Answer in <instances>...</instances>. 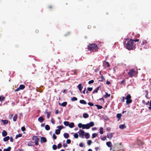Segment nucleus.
<instances>
[{
  "label": "nucleus",
  "instance_id": "nucleus-1",
  "mask_svg": "<svg viewBox=\"0 0 151 151\" xmlns=\"http://www.w3.org/2000/svg\"><path fill=\"white\" fill-rule=\"evenodd\" d=\"M98 47L95 44H90L88 45V49L91 52H95L98 51Z\"/></svg>",
  "mask_w": 151,
  "mask_h": 151
},
{
  "label": "nucleus",
  "instance_id": "nucleus-2",
  "mask_svg": "<svg viewBox=\"0 0 151 151\" xmlns=\"http://www.w3.org/2000/svg\"><path fill=\"white\" fill-rule=\"evenodd\" d=\"M126 40H129L126 44V48L128 50H131L132 49V40L131 39L129 40V39H127Z\"/></svg>",
  "mask_w": 151,
  "mask_h": 151
},
{
  "label": "nucleus",
  "instance_id": "nucleus-3",
  "mask_svg": "<svg viewBox=\"0 0 151 151\" xmlns=\"http://www.w3.org/2000/svg\"><path fill=\"white\" fill-rule=\"evenodd\" d=\"M94 125V124L93 122H90L89 123H88L86 124H83V129H88L90 128V127H93Z\"/></svg>",
  "mask_w": 151,
  "mask_h": 151
},
{
  "label": "nucleus",
  "instance_id": "nucleus-4",
  "mask_svg": "<svg viewBox=\"0 0 151 151\" xmlns=\"http://www.w3.org/2000/svg\"><path fill=\"white\" fill-rule=\"evenodd\" d=\"M94 125V124L93 122H90L89 123H88L86 124H83V129H88L90 128V127H93Z\"/></svg>",
  "mask_w": 151,
  "mask_h": 151
},
{
  "label": "nucleus",
  "instance_id": "nucleus-5",
  "mask_svg": "<svg viewBox=\"0 0 151 151\" xmlns=\"http://www.w3.org/2000/svg\"><path fill=\"white\" fill-rule=\"evenodd\" d=\"M57 128H58V129L55 130V133L56 134H59L60 133V130L62 128H63V126H59L57 127Z\"/></svg>",
  "mask_w": 151,
  "mask_h": 151
},
{
  "label": "nucleus",
  "instance_id": "nucleus-6",
  "mask_svg": "<svg viewBox=\"0 0 151 151\" xmlns=\"http://www.w3.org/2000/svg\"><path fill=\"white\" fill-rule=\"evenodd\" d=\"M78 133L79 134V137H80L82 138H84L85 132L83 130H80Z\"/></svg>",
  "mask_w": 151,
  "mask_h": 151
},
{
  "label": "nucleus",
  "instance_id": "nucleus-7",
  "mask_svg": "<svg viewBox=\"0 0 151 151\" xmlns=\"http://www.w3.org/2000/svg\"><path fill=\"white\" fill-rule=\"evenodd\" d=\"M33 140H35V144L36 145H38V141L39 140V139L38 138L37 136H34L32 138Z\"/></svg>",
  "mask_w": 151,
  "mask_h": 151
},
{
  "label": "nucleus",
  "instance_id": "nucleus-8",
  "mask_svg": "<svg viewBox=\"0 0 151 151\" xmlns=\"http://www.w3.org/2000/svg\"><path fill=\"white\" fill-rule=\"evenodd\" d=\"M47 110L46 109L45 111L44 112V114H47V119H49L50 117V116L51 114V112H47Z\"/></svg>",
  "mask_w": 151,
  "mask_h": 151
},
{
  "label": "nucleus",
  "instance_id": "nucleus-9",
  "mask_svg": "<svg viewBox=\"0 0 151 151\" xmlns=\"http://www.w3.org/2000/svg\"><path fill=\"white\" fill-rule=\"evenodd\" d=\"M106 145L107 146L110 148V149H111L112 143L111 142H108L106 143Z\"/></svg>",
  "mask_w": 151,
  "mask_h": 151
},
{
  "label": "nucleus",
  "instance_id": "nucleus-10",
  "mask_svg": "<svg viewBox=\"0 0 151 151\" xmlns=\"http://www.w3.org/2000/svg\"><path fill=\"white\" fill-rule=\"evenodd\" d=\"M38 121L41 123H42L44 121V119L42 116H40L38 118Z\"/></svg>",
  "mask_w": 151,
  "mask_h": 151
},
{
  "label": "nucleus",
  "instance_id": "nucleus-11",
  "mask_svg": "<svg viewBox=\"0 0 151 151\" xmlns=\"http://www.w3.org/2000/svg\"><path fill=\"white\" fill-rule=\"evenodd\" d=\"M78 87L79 89V90L80 91H81L82 90L83 88V86H82V84L81 83L79 84Z\"/></svg>",
  "mask_w": 151,
  "mask_h": 151
},
{
  "label": "nucleus",
  "instance_id": "nucleus-12",
  "mask_svg": "<svg viewBox=\"0 0 151 151\" xmlns=\"http://www.w3.org/2000/svg\"><path fill=\"white\" fill-rule=\"evenodd\" d=\"M41 142H47L46 139L44 137H42L41 138Z\"/></svg>",
  "mask_w": 151,
  "mask_h": 151
},
{
  "label": "nucleus",
  "instance_id": "nucleus-13",
  "mask_svg": "<svg viewBox=\"0 0 151 151\" xmlns=\"http://www.w3.org/2000/svg\"><path fill=\"white\" fill-rule=\"evenodd\" d=\"M84 136H85V137L88 139L89 138L90 135L88 133H85L84 134Z\"/></svg>",
  "mask_w": 151,
  "mask_h": 151
},
{
  "label": "nucleus",
  "instance_id": "nucleus-14",
  "mask_svg": "<svg viewBox=\"0 0 151 151\" xmlns=\"http://www.w3.org/2000/svg\"><path fill=\"white\" fill-rule=\"evenodd\" d=\"M63 136L66 139H67L69 137V134L68 133H64Z\"/></svg>",
  "mask_w": 151,
  "mask_h": 151
},
{
  "label": "nucleus",
  "instance_id": "nucleus-15",
  "mask_svg": "<svg viewBox=\"0 0 151 151\" xmlns=\"http://www.w3.org/2000/svg\"><path fill=\"white\" fill-rule=\"evenodd\" d=\"M79 102L81 104H87L86 102L84 100H81Z\"/></svg>",
  "mask_w": 151,
  "mask_h": 151
},
{
  "label": "nucleus",
  "instance_id": "nucleus-16",
  "mask_svg": "<svg viewBox=\"0 0 151 151\" xmlns=\"http://www.w3.org/2000/svg\"><path fill=\"white\" fill-rule=\"evenodd\" d=\"M122 114H118L116 115V117L118 118V119L117 121H118L119 119H120L121 116H122Z\"/></svg>",
  "mask_w": 151,
  "mask_h": 151
},
{
  "label": "nucleus",
  "instance_id": "nucleus-17",
  "mask_svg": "<svg viewBox=\"0 0 151 151\" xmlns=\"http://www.w3.org/2000/svg\"><path fill=\"white\" fill-rule=\"evenodd\" d=\"M7 134V132L5 130H4L2 132V135L3 137H5L6 136Z\"/></svg>",
  "mask_w": 151,
  "mask_h": 151
},
{
  "label": "nucleus",
  "instance_id": "nucleus-18",
  "mask_svg": "<svg viewBox=\"0 0 151 151\" xmlns=\"http://www.w3.org/2000/svg\"><path fill=\"white\" fill-rule=\"evenodd\" d=\"M126 128V127L124 124H121L119 126V128L121 129H123Z\"/></svg>",
  "mask_w": 151,
  "mask_h": 151
},
{
  "label": "nucleus",
  "instance_id": "nucleus-19",
  "mask_svg": "<svg viewBox=\"0 0 151 151\" xmlns=\"http://www.w3.org/2000/svg\"><path fill=\"white\" fill-rule=\"evenodd\" d=\"M113 134L111 133H110L107 135V137L109 139H111L112 137Z\"/></svg>",
  "mask_w": 151,
  "mask_h": 151
},
{
  "label": "nucleus",
  "instance_id": "nucleus-20",
  "mask_svg": "<svg viewBox=\"0 0 151 151\" xmlns=\"http://www.w3.org/2000/svg\"><path fill=\"white\" fill-rule=\"evenodd\" d=\"M10 139V137L9 136H7L5 137L3 139V141L4 142H6L8 140Z\"/></svg>",
  "mask_w": 151,
  "mask_h": 151
},
{
  "label": "nucleus",
  "instance_id": "nucleus-21",
  "mask_svg": "<svg viewBox=\"0 0 151 151\" xmlns=\"http://www.w3.org/2000/svg\"><path fill=\"white\" fill-rule=\"evenodd\" d=\"M88 114L86 113H85L83 114V117L85 118H88Z\"/></svg>",
  "mask_w": 151,
  "mask_h": 151
},
{
  "label": "nucleus",
  "instance_id": "nucleus-22",
  "mask_svg": "<svg viewBox=\"0 0 151 151\" xmlns=\"http://www.w3.org/2000/svg\"><path fill=\"white\" fill-rule=\"evenodd\" d=\"M100 87V86L97 87L96 89L94 90L93 91V93H97L98 92V91L99 89V88Z\"/></svg>",
  "mask_w": 151,
  "mask_h": 151
},
{
  "label": "nucleus",
  "instance_id": "nucleus-23",
  "mask_svg": "<svg viewBox=\"0 0 151 151\" xmlns=\"http://www.w3.org/2000/svg\"><path fill=\"white\" fill-rule=\"evenodd\" d=\"M25 87V86L24 85H20L19 86V89L20 90H23Z\"/></svg>",
  "mask_w": 151,
  "mask_h": 151
},
{
  "label": "nucleus",
  "instance_id": "nucleus-24",
  "mask_svg": "<svg viewBox=\"0 0 151 151\" xmlns=\"http://www.w3.org/2000/svg\"><path fill=\"white\" fill-rule=\"evenodd\" d=\"M18 115L17 114H16L13 118V120L14 122H15L16 121L17 119V118Z\"/></svg>",
  "mask_w": 151,
  "mask_h": 151
},
{
  "label": "nucleus",
  "instance_id": "nucleus-25",
  "mask_svg": "<svg viewBox=\"0 0 151 151\" xmlns=\"http://www.w3.org/2000/svg\"><path fill=\"white\" fill-rule=\"evenodd\" d=\"M95 106L97 107L98 109H101L103 108L102 106H100L98 104H95Z\"/></svg>",
  "mask_w": 151,
  "mask_h": 151
},
{
  "label": "nucleus",
  "instance_id": "nucleus-26",
  "mask_svg": "<svg viewBox=\"0 0 151 151\" xmlns=\"http://www.w3.org/2000/svg\"><path fill=\"white\" fill-rule=\"evenodd\" d=\"M34 142L32 141H30L28 143V145L29 146H31L33 145Z\"/></svg>",
  "mask_w": 151,
  "mask_h": 151
},
{
  "label": "nucleus",
  "instance_id": "nucleus-27",
  "mask_svg": "<svg viewBox=\"0 0 151 151\" xmlns=\"http://www.w3.org/2000/svg\"><path fill=\"white\" fill-rule=\"evenodd\" d=\"M74 123L73 122L71 123L70 124H69V125H68L69 127L72 128L74 127Z\"/></svg>",
  "mask_w": 151,
  "mask_h": 151
},
{
  "label": "nucleus",
  "instance_id": "nucleus-28",
  "mask_svg": "<svg viewBox=\"0 0 151 151\" xmlns=\"http://www.w3.org/2000/svg\"><path fill=\"white\" fill-rule=\"evenodd\" d=\"M99 130H100V133L101 134H103V128L102 127H101L99 128Z\"/></svg>",
  "mask_w": 151,
  "mask_h": 151
},
{
  "label": "nucleus",
  "instance_id": "nucleus-29",
  "mask_svg": "<svg viewBox=\"0 0 151 151\" xmlns=\"http://www.w3.org/2000/svg\"><path fill=\"white\" fill-rule=\"evenodd\" d=\"M45 129L47 130H49L50 129V127L48 125H46L45 127Z\"/></svg>",
  "mask_w": 151,
  "mask_h": 151
},
{
  "label": "nucleus",
  "instance_id": "nucleus-30",
  "mask_svg": "<svg viewBox=\"0 0 151 151\" xmlns=\"http://www.w3.org/2000/svg\"><path fill=\"white\" fill-rule=\"evenodd\" d=\"M1 121L4 124H7L8 122V121L7 120H2Z\"/></svg>",
  "mask_w": 151,
  "mask_h": 151
},
{
  "label": "nucleus",
  "instance_id": "nucleus-31",
  "mask_svg": "<svg viewBox=\"0 0 151 151\" xmlns=\"http://www.w3.org/2000/svg\"><path fill=\"white\" fill-rule=\"evenodd\" d=\"M131 98V97L130 94H128L127 95L126 98H125V99H130Z\"/></svg>",
  "mask_w": 151,
  "mask_h": 151
},
{
  "label": "nucleus",
  "instance_id": "nucleus-32",
  "mask_svg": "<svg viewBox=\"0 0 151 151\" xmlns=\"http://www.w3.org/2000/svg\"><path fill=\"white\" fill-rule=\"evenodd\" d=\"M67 104V102H64L62 103L61 105L63 107L65 106Z\"/></svg>",
  "mask_w": 151,
  "mask_h": 151
},
{
  "label": "nucleus",
  "instance_id": "nucleus-33",
  "mask_svg": "<svg viewBox=\"0 0 151 151\" xmlns=\"http://www.w3.org/2000/svg\"><path fill=\"white\" fill-rule=\"evenodd\" d=\"M11 150V147H8L7 149H4L3 150V151H10Z\"/></svg>",
  "mask_w": 151,
  "mask_h": 151
},
{
  "label": "nucleus",
  "instance_id": "nucleus-34",
  "mask_svg": "<svg viewBox=\"0 0 151 151\" xmlns=\"http://www.w3.org/2000/svg\"><path fill=\"white\" fill-rule=\"evenodd\" d=\"M98 136V134H97L96 133H94L92 134V138H94L95 137H96L97 136Z\"/></svg>",
  "mask_w": 151,
  "mask_h": 151
},
{
  "label": "nucleus",
  "instance_id": "nucleus-35",
  "mask_svg": "<svg viewBox=\"0 0 151 151\" xmlns=\"http://www.w3.org/2000/svg\"><path fill=\"white\" fill-rule=\"evenodd\" d=\"M110 94H109L107 92H106L105 93V94L104 95V96L105 98H106L107 97H110Z\"/></svg>",
  "mask_w": 151,
  "mask_h": 151
},
{
  "label": "nucleus",
  "instance_id": "nucleus-36",
  "mask_svg": "<svg viewBox=\"0 0 151 151\" xmlns=\"http://www.w3.org/2000/svg\"><path fill=\"white\" fill-rule=\"evenodd\" d=\"M64 124L65 126H67L69 125V122L68 121H65L64 122Z\"/></svg>",
  "mask_w": 151,
  "mask_h": 151
},
{
  "label": "nucleus",
  "instance_id": "nucleus-37",
  "mask_svg": "<svg viewBox=\"0 0 151 151\" xmlns=\"http://www.w3.org/2000/svg\"><path fill=\"white\" fill-rule=\"evenodd\" d=\"M132 101V100L131 99H127L126 103L127 104H129L131 103Z\"/></svg>",
  "mask_w": 151,
  "mask_h": 151
},
{
  "label": "nucleus",
  "instance_id": "nucleus-38",
  "mask_svg": "<svg viewBox=\"0 0 151 151\" xmlns=\"http://www.w3.org/2000/svg\"><path fill=\"white\" fill-rule=\"evenodd\" d=\"M139 41V39H135V40L133 39V46H134V42H137Z\"/></svg>",
  "mask_w": 151,
  "mask_h": 151
},
{
  "label": "nucleus",
  "instance_id": "nucleus-39",
  "mask_svg": "<svg viewBox=\"0 0 151 151\" xmlns=\"http://www.w3.org/2000/svg\"><path fill=\"white\" fill-rule=\"evenodd\" d=\"M78 99L77 98L75 97H73L72 98H71V100L72 101H77V100Z\"/></svg>",
  "mask_w": 151,
  "mask_h": 151
},
{
  "label": "nucleus",
  "instance_id": "nucleus-40",
  "mask_svg": "<svg viewBox=\"0 0 151 151\" xmlns=\"http://www.w3.org/2000/svg\"><path fill=\"white\" fill-rule=\"evenodd\" d=\"M83 124L81 123H79L78 124V126L80 128H83Z\"/></svg>",
  "mask_w": 151,
  "mask_h": 151
},
{
  "label": "nucleus",
  "instance_id": "nucleus-41",
  "mask_svg": "<svg viewBox=\"0 0 151 151\" xmlns=\"http://www.w3.org/2000/svg\"><path fill=\"white\" fill-rule=\"evenodd\" d=\"M128 74L130 77L132 76V69L130 70V72L128 73Z\"/></svg>",
  "mask_w": 151,
  "mask_h": 151
},
{
  "label": "nucleus",
  "instance_id": "nucleus-42",
  "mask_svg": "<svg viewBox=\"0 0 151 151\" xmlns=\"http://www.w3.org/2000/svg\"><path fill=\"white\" fill-rule=\"evenodd\" d=\"M137 74V71H135L133 69V76L134 75H136Z\"/></svg>",
  "mask_w": 151,
  "mask_h": 151
},
{
  "label": "nucleus",
  "instance_id": "nucleus-43",
  "mask_svg": "<svg viewBox=\"0 0 151 151\" xmlns=\"http://www.w3.org/2000/svg\"><path fill=\"white\" fill-rule=\"evenodd\" d=\"M74 137L76 138H78V134L77 133H75L74 134Z\"/></svg>",
  "mask_w": 151,
  "mask_h": 151
},
{
  "label": "nucleus",
  "instance_id": "nucleus-44",
  "mask_svg": "<svg viewBox=\"0 0 151 151\" xmlns=\"http://www.w3.org/2000/svg\"><path fill=\"white\" fill-rule=\"evenodd\" d=\"M22 134H17L15 137V138L17 139L18 137H20L22 136Z\"/></svg>",
  "mask_w": 151,
  "mask_h": 151
},
{
  "label": "nucleus",
  "instance_id": "nucleus-45",
  "mask_svg": "<svg viewBox=\"0 0 151 151\" xmlns=\"http://www.w3.org/2000/svg\"><path fill=\"white\" fill-rule=\"evenodd\" d=\"M92 143V141L89 140H88L87 142V144L88 145H90Z\"/></svg>",
  "mask_w": 151,
  "mask_h": 151
},
{
  "label": "nucleus",
  "instance_id": "nucleus-46",
  "mask_svg": "<svg viewBox=\"0 0 151 151\" xmlns=\"http://www.w3.org/2000/svg\"><path fill=\"white\" fill-rule=\"evenodd\" d=\"M52 147L53 150H55L57 148V146L56 145H54L52 146Z\"/></svg>",
  "mask_w": 151,
  "mask_h": 151
},
{
  "label": "nucleus",
  "instance_id": "nucleus-47",
  "mask_svg": "<svg viewBox=\"0 0 151 151\" xmlns=\"http://www.w3.org/2000/svg\"><path fill=\"white\" fill-rule=\"evenodd\" d=\"M106 137L105 136H103L101 138V139L103 140H105L106 139Z\"/></svg>",
  "mask_w": 151,
  "mask_h": 151
},
{
  "label": "nucleus",
  "instance_id": "nucleus-48",
  "mask_svg": "<svg viewBox=\"0 0 151 151\" xmlns=\"http://www.w3.org/2000/svg\"><path fill=\"white\" fill-rule=\"evenodd\" d=\"M66 143L67 144H69L71 143V140L70 139H67L66 140Z\"/></svg>",
  "mask_w": 151,
  "mask_h": 151
},
{
  "label": "nucleus",
  "instance_id": "nucleus-49",
  "mask_svg": "<svg viewBox=\"0 0 151 151\" xmlns=\"http://www.w3.org/2000/svg\"><path fill=\"white\" fill-rule=\"evenodd\" d=\"M125 79H124L122 80L121 82V84H124L125 83Z\"/></svg>",
  "mask_w": 151,
  "mask_h": 151
},
{
  "label": "nucleus",
  "instance_id": "nucleus-50",
  "mask_svg": "<svg viewBox=\"0 0 151 151\" xmlns=\"http://www.w3.org/2000/svg\"><path fill=\"white\" fill-rule=\"evenodd\" d=\"M104 62L106 63V64L107 65V67H110V65L108 62H106L105 61H104Z\"/></svg>",
  "mask_w": 151,
  "mask_h": 151
},
{
  "label": "nucleus",
  "instance_id": "nucleus-51",
  "mask_svg": "<svg viewBox=\"0 0 151 151\" xmlns=\"http://www.w3.org/2000/svg\"><path fill=\"white\" fill-rule=\"evenodd\" d=\"M87 90L88 91H91L92 90L93 88L92 87H88L87 88Z\"/></svg>",
  "mask_w": 151,
  "mask_h": 151
},
{
  "label": "nucleus",
  "instance_id": "nucleus-52",
  "mask_svg": "<svg viewBox=\"0 0 151 151\" xmlns=\"http://www.w3.org/2000/svg\"><path fill=\"white\" fill-rule=\"evenodd\" d=\"M94 81L93 80H91L88 82V83L89 84H91V83H93L94 82Z\"/></svg>",
  "mask_w": 151,
  "mask_h": 151
},
{
  "label": "nucleus",
  "instance_id": "nucleus-53",
  "mask_svg": "<svg viewBox=\"0 0 151 151\" xmlns=\"http://www.w3.org/2000/svg\"><path fill=\"white\" fill-rule=\"evenodd\" d=\"M88 104L90 106H93V104L91 102H89L88 103Z\"/></svg>",
  "mask_w": 151,
  "mask_h": 151
},
{
  "label": "nucleus",
  "instance_id": "nucleus-54",
  "mask_svg": "<svg viewBox=\"0 0 151 151\" xmlns=\"http://www.w3.org/2000/svg\"><path fill=\"white\" fill-rule=\"evenodd\" d=\"M62 147V145L61 144L59 143L58 144V149Z\"/></svg>",
  "mask_w": 151,
  "mask_h": 151
},
{
  "label": "nucleus",
  "instance_id": "nucleus-55",
  "mask_svg": "<svg viewBox=\"0 0 151 151\" xmlns=\"http://www.w3.org/2000/svg\"><path fill=\"white\" fill-rule=\"evenodd\" d=\"M52 137H53V138L54 139H55L57 138V137L55 135V134H53V135H52Z\"/></svg>",
  "mask_w": 151,
  "mask_h": 151
},
{
  "label": "nucleus",
  "instance_id": "nucleus-56",
  "mask_svg": "<svg viewBox=\"0 0 151 151\" xmlns=\"http://www.w3.org/2000/svg\"><path fill=\"white\" fill-rule=\"evenodd\" d=\"M21 130L22 131H24L26 130V128L25 127H22L21 128Z\"/></svg>",
  "mask_w": 151,
  "mask_h": 151
},
{
  "label": "nucleus",
  "instance_id": "nucleus-57",
  "mask_svg": "<svg viewBox=\"0 0 151 151\" xmlns=\"http://www.w3.org/2000/svg\"><path fill=\"white\" fill-rule=\"evenodd\" d=\"M67 146H68V145L66 143H63V146L64 147H67Z\"/></svg>",
  "mask_w": 151,
  "mask_h": 151
},
{
  "label": "nucleus",
  "instance_id": "nucleus-58",
  "mask_svg": "<svg viewBox=\"0 0 151 151\" xmlns=\"http://www.w3.org/2000/svg\"><path fill=\"white\" fill-rule=\"evenodd\" d=\"M95 150H96V151H97L98 150H100V148H99V147H96L95 148Z\"/></svg>",
  "mask_w": 151,
  "mask_h": 151
},
{
  "label": "nucleus",
  "instance_id": "nucleus-59",
  "mask_svg": "<svg viewBox=\"0 0 151 151\" xmlns=\"http://www.w3.org/2000/svg\"><path fill=\"white\" fill-rule=\"evenodd\" d=\"M150 106L148 107V108L150 110H151V100L150 101Z\"/></svg>",
  "mask_w": 151,
  "mask_h": 151
},
{
  "label": "nucleus",
  "instance_id": "nucleus-60",
  "mask_svg": "<svg viewBox=\"0 0 151 151\" xmlns=\"http://www.w3.org/2000/svg\"><path fill=\"white\" fill-rule=\"evenodd\" d=\"M101 78L102 80H103L104 81L105 80V79L104 78V77L102 75L101 76Z\"/></svg>",
  "mask_w": 151,
  "mask_h": 151
},
{
  "label": "nucleus",
  "instance_id": "nucleus-61",
  "mask_svg": "<svg viewBox=\"0 0 151 151\" xmlns=\"http://www.w3.org/2000/svg\"><path fill=\"white\" fill-rule=\"evenodd\" d=\"M10 141L12 142H13V140H14L13 138L12 137H11L10 138Z\"/></svg>",
  "mask_w": 151,
  "mask_h": 151
},
{
  "label": "nucleus",
  "instance_id": "nucleus-62",
  "mask_svg": "<svg viewBox=\"0 0 151 151\" xmlns=\"http://www.w3.org/2000/svg\"><path fill=\"white\" fill-rule=\"evenodd\" d=\"M83 143H81L79 144V146L80 147H83Z\"/></svg>",
  "mask_w": 151,
  "mask_h": 151
},
{
  "label": "nucleus",
  "instance_id": "nucleus-63",
  "mask_svg": "<svg viewBox=\"0 0 151 151\" xmlns=\"http://www.w3.org/2000/svg\"><path fill=\"white\" fill-rule=\"evenodd\" d=\"M59 113V110L58 109L56 110L55 111V114H58Z\"/></svg>",
  "mask_w": 151,
  "mask_h": 151
},
{
  "label": "nucleus",
  "instance_id": "nucleus-64",
  "mask_svg": "<svg viewBox=\"0 0 151 151\" xmlns=\"http://www.w3.org/2000/svg\"><path fill=\"white\" fill-rule=\"evenodd\" d=\"M99 71V69L97 68L94 70V71L95 72H97Z\"/></svg>",
  "mask_w": 151,
  "mask_h": 151
}]
</instances>
